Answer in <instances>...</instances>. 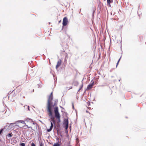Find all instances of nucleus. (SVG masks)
I'll list each match as a JSON object with an SVG mask.
<instances>
[{
  "mask_svg": "<svg viewBox=\"0 0 146 146\" xmlns=\"http://www.w3.org/2000/svg\"><path fill=\"white\" fill-rule=\"evenodd\" d=\"M25 127H26V129L30 128L32 130H35V129H37L36 127H35V126L32 127V126H30L28 125H26V124H25Z\"/></svg>",
  "mask_w": 146,
  "mask_h": 146,
  "instance_id": "obj_5",
  "label": "nucleus"
},
{
  "mask_svg": "<svg viewBox=\"0 0 146 146\" xmlns=\"http://www.w3.org/2000/svg\"><path fill=\"white\" fill-rule=\"evenodd\" d=\"M3 129H1V130H0V134L2 133L3 131Z\"/></svg>",
  "mask_w": 146,
  "mask_h": 146,
  "instance_id": "obj_21",
  "label": "nucleus"
},
{
  "mask_svg": "<svg viewBox=\"0 0 146 146\" xmlns=\"http://www.w3.org/2000/svg\"><path fill=\"white\" fill-rule=\"evenodd\" d=\"M40 146H42V145L41 144H40Z\"/></svg>",
  "mask_w": 146,
  "mask_h": 146,
  "instance_id": "obj_24",
  "label": "nucleus"
},
{
  "mask_svg": "<svg viewBox=\"0 0 146 146\" xmlns=\"http://www.w3.org/2000/svg\"><path fill=\"white\" fill-rule=\"evenodd\" d=\"M15 124V123H11L10 124L9 123H7V124L9 125L8 126L9 127V129H14V126L13 125H11V124Z\"/></svg>",
  "mask_w": 146,
  "mask_h": 146,
  "instance_id": "obj_10",
  "label": "nucleus"
},
{
  "mask_svg": "<svg viewBox=\"0 0 146 146\" xmlns=\"http://www.w3.org/2000/svg\"><path fill=\"white\" fill-rule=\"evenodd\" d=\"M121 58V57H120V58L119 59V60H118V61L117 62V65H116V67H117V65H118V64L119 63V61H120V60Z\"/></svg>",
  "mask_w": 146,
  "mask_h": 146,
  "instance_id": "obj_19",
  "label": "nucleus"
},
{
  "mask_svg": "<svg viewBox=\"0 0 146 146\" xmlns=\"http://www.w3.org/2000/svg\"><path fill=\"white\" fill-rule=\"evenodd\" d=\"M68 22V20L67 18L66 17H64L63 20V23H62V24L63 26H66Z\"/></svg>",
  "mask_w": 146,
  "mask_h": 146,
  "instance_id": "obj_4",
  "label": "nucleus"
},
{
  "mask_svg": "<svg viewBox=\"0 0 146 146\" xmlns=\"http://www.w3.org/2000/svg\"><path fill=\"white\" fill-rule=\"evenodd\" d=\"M17 92L18 93L20 92L22 90V88L19 87V86H18L16 88Z\"/></svg>",
  "mask_w": 146,
  "mask_h": 146,
  "instance_id": "obj_12",
  "label": "nucleus"
},
{
  "mask_svg": "<svg viewBox=\"0 0 146 146\" xmlns=\"http://www.w3.org/2000/svg\"><path fill=\"white\" fill-rule=\"evenodd\" d=\"M53 99L52 92L50 94L48 100L47 106V110L49 117L51 119L52 122L54 123L55 122L54 117L53 116V113L52 110V101Z\"/></svg>",
  "mask_w": 146,
  "mask_h": 146,
  "instance_id": "obj_1",
  "label": "nucleus"
},
{
  "mask_svg": "<svg viewBox=\"0 0 146 146\" xmlns=\"http://www.w3.org/2000/svg\"><path fill=\"white\" fill-rule=\"evenodd\" d=\"M54 116L56 119L57 120L58 123H59L60 122V115L59 111L58 108V107H56L54 109Z\"/></svg>",
  "mask_w": 146,
  "mask_h": 146,
  "instance_id": "obj_2",
  "label": "nucleus"
},
{
  "mask_svg": "<svg viewBox=\"0 0 146 146\" xmlns=\"http://www.w3.org/2000/svg\"><path fill=\"white\" fill-rule=\"evenodd\" d=\"M61 20H60V21H59V23H60V22H61Z\"/></svg>",
  "mask_w": 146,
  "mask_h": 146,
  "instance_id": "obj_25",
  "label": "nucleus"
},
{
  "mask_svg": "<svg viewBox=\"0 0 146 146\" xmlns=\"http://www.w3.org/2000/svg\"><path fill=\"white\" fill-rule=\"evenodd\" d=\"M65 127V129H67L68 128V121L67 119H65L64 120Z\"/></svg>",
  "mask_w": 146,
  "mask_h": 146,
  "instance_id": "obj_7",
  "label": "nucleus"
},
{
  "mask_svg": "<svg viewBox=\"0 0 146 146\" xmlns=\"http://www.w3.org/2000/svg\"><path fill=\"white\" fill-rule=\"evenodd\" d=\"M25 121L28 125L32 127H36V124L33 121L32 119H31L27 118L26 119Z\"/></svg>",
  "mask_w": 146,
  "mask_h": 146,
  "instance_id": "obj_3",
  "label": "nucleus"
},
{
  "mask_svg": "<svg viewBox=\"0 0 146 146\" xmlns=\"http://www.w3.org/2000/svg\"><path fill=\"white\" fill-rule=\"evenodd\" d=\"M20 145L21 146H25V144L24 143H21L20 144Z\"/></svg>",
  "mask_w": 146,
  "mask_h": 146,
  "instance_id": "obj_18",
  "label": "nucleus"
},
{
  "mask_svg": "<svg viewBox=\"0 0 146 146\" xmlns=\"http://www.w3.org/2000/svg\"><path fill=\"white\" fill-rule=\"evenodd\" d=\"M17 93H16V94H15L14 95H13V96H15L16 95H17Z\"/></svg>",
  "mask_w": 146,
  "mask_h": 146,
  "instance_id": "obj_23",
  "label": "nucleus"
},
{
  "mask_svg": "<svg viewBox=\"0 0 146 146\" xmlns=\"http://www.w3.org/2000/svg\"><path fill=\"white\" fill-rule=\"evenodd\" d=\"M62 62L61 60L60 59L59 60L57 63V64L56 66V69H57L58 67H59L61 65Z\"/></svg>",
  "mask_w": 146,
  "mask_h": 146,
  "instance_id": "obj_8",
  "label": "nucleus"
},
{
  "mask_svg": "<svg viewBox=\"0 0 146 146\" xmlns=\"http://www.w3.org/2000/svg\"><path fill=\"white\" fill-rule=\"evenodd\" d=\"M94 82H93L92 83L88 85L86 89V90H89L92 89L94 85Z\"/></svg>",
  "mask_w": 146,
  "mask_h": 146,
  "instance_id": "obj_6",
  "label": "nucleus"
},
{
  "mask_svg": "<svg viewBox=\"0 0 146 146\" xmlns=\"http://www.w3.org/2000/svg\"><path fill=\"white\" fill-rule=\"evenodd\" d=\"M90 105V103L89 101H88L86 102V105L87 106H89Z\"/></svg>",
  "mask_w": 146,
  "mask_h": 146,
  "instance_id": "obj_17",
  "label": "nucleus"
},
{
  "mask_svg": "<svg viewBox=\"0 0 146 146\" xmlns=\"http://www.w3.org/2000/svg\"><path fill=\"white\" fill-rule=\"evenodd\" d=\"M31 146H36L35 144L33 143H32L31 144Z\"/></svg>",
  "mask_w": 146,
  "mask_h": 146,
  "instance_id": "obj_20",
  "label": "nucleus"
},
{
  "mask_svg": "<svg viewBox=\"0 0 146 146\" xmlns=\"http://www.w3.org/2000/svg\"><path fill=\"white\" fill-rule=\"evenodd\" d=\"M50 124H51V126L50 127V129H47V131L48 132H49L50 131L52 130V128L53 127V123L51 121Z\"/></svg>",
  "mask_w": 146,
  "mask_h": 146,
  "instance_id": "obj_9",
  "label": "nucleus"
},
{
  "mask_svg": "<svg viewBox=\"0 0 146 146\" xmlns=\"http://www.w3.org/2000/svg\"><path fill=\"white\" fill-rule=\"evenodd\" d=\"M61 143L58 141L57 143H54V144L53 146H60Z\"/></svg>",
  "mask_w": 146,
  "mask_h": 146,
  "instance_id": "obj_13",
  "label": "nucleus"
},
{
  "mask_svg": "<svg viewBox=\"0 0 146 146\" xmlns=\"http://www.w3.org/2000/svg\"><path fill=\"white\" fill-rule=\"evenodd\" d=\"M14 90L13 91L11 92H9V94H11V93H12L14 91Z\"/></svg>",
  "mask_w": 146,
  "mask_h": 146,
  "instance_id": "obj_22",
  "label": "nucleus"
},
{
  "mask_svg": "<svg viewBox=\"0 0 146 146\" xmlns=\"http://www.w3.org/2000/svg\"><path fill=\"white\" fill-rule=\"evenodd\" d=\"M17 123H21L23 124H26V123H25V121L22 120H19L17 121Z\"/></svg>",
  "mask_w": 146,
  "mask_h": 146,
  "instance_id": "obj_14",
  "label": "nucleus"
},
{
  "mask_svg": "<svg viewBox=\"0 0 146 146\" xmlns=\"http://www.w3.org/2000/svg\"><path fill=\"white\" fill-rule=\"evenodd\" d=\"M107 0V3L108 5L110 7H111V5L110 3H112L113 2V0Z\"/></svg>",
  "mask_w": 146,
  "mask_h": 146,
  "instance_id": "obj_11",
  "label": "nucleus"
},
{
  "mask_svg": "<svg viewBox=\"0 0 146 146\" xmlns=\"http://www.w3.org/2000/svg\"><path fill=\"white\" fill-rule=\"evenodd\" d=\"M12 135V133H10L7 135L6 136L7 137H11Z\"/></svg>",
  "mask_w": 146,
  "mask_h": 146,
  "instance_id": "obj_15",
  "label": "nucleus"
},
{
  "mask_svg": "<svg viewBox=\"0 0 146 146\" xmlns=\"http://www.w3.org/2000/svg\"><path fill=\"white\" fill-rule=\"evenodd\" d=\"M80 86V88L79 89L78 91H80L81 90H82V87L83 86V84H82Z\"/></svg>",
  "mask_w": 146,
  "mask_h": 146,
  "instance_id": "obj_16",
  "label": "nucleus"
}]
</instances>
